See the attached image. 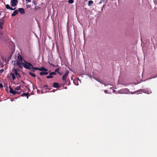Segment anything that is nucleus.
<instances>
[{
	"label": "nucleus",
	"mask_w": 157,
	"mask_h": 157,
	"mask_svg": "<svg viewBox=\"0 0 157 157\" xmlns=\"http://www.w3.org/2000/svg\"><path fill=\"white\" fill-rule=\"evenodd\" d=\"M22 65L24 68L28 69H31L33 65L30 63L25 61V63H21Z\"/></svg>",
	"instance_id": "obj_1"
},
{
	"label": "nucleus",
	"mask_w": 157,
	"mask_h": 157,
	"mask_svg": "<svg viewBox=\"0 0 157 157\" xmlns=\"http://www.w3.org/2000/svg\"><path fill=\"white\" fill-rule=\"evenodd\" d=\"M12 71L14 75H15L17 76L16 77L18 79L19 78H21V76L17 72V71L16 69L13 68L12 70Z\"/></svg>",
	"instance_id": "obj_2"
},
{
	"label": "nucleus",
	"mask_w": 157,
	"mask_h": 157,
	"mask_svg": "<svg viewBox=\"0 0 157 157\" xmlns=\"http://www.w3.org/2000/svg\"><path fill=\"white\" fill-rule=\"evenodd\" d=\"M11 6L13 7L16 6L18 4L17 0H11L10 1Z\"/></svg>",
	"instance_id": "obj_3"
},
{
	"label": "nucleus",
	"mask_w": 157,
	"mask_h": 157,
	"mask_svg": "<svg viewBox=\"0 0 157 157\" xmlns=\"http://www.w3.org/2000/svg\"><path fill=\"white\" fill-rule=\"evenodd\" d=\"M10 89V93L13 94L14 95L16 94H20V93L15 90H14L10 86H9Z\"/></svg>",
	"instance_id": "obj_4"
},
{
	"label": "nucleus",
	"mask_w": 157,
	"mask_h": 157,
	"mask_svg": "<svg viewBox=\"0 0 157 157\" xmlns=\"http://www.w3.org/2000/svg\"><path fill=\"white\" fill-rule=\"evenodd\" d=\"M68 73L69 72L68 71L65 72V73L62 77V79L63 80L65 81L66 80V78L68 75Z\"/></svg>",
	"instance_id": "obj_5"
},
{
	"label": "nucleus",
	"mask_w": 157,
	"mask_h": 157,
	"mask_svg": "<svg viewBox=\"0 0 157 157\" xmlns=\"http://www.w3.org/2000/svg\"><path fill=\"white\" fill-rule=\"evenodd\" d=\"M18 11L21 14H23L25 13V11L22 8H19L18 10Z\"/></svg>",
	"instance_id": "obj_6"
},
{
	"label": "nucleus",
	"mask_w": 157,
	"mask_h": 157,
	"mask_svg": "<svg viewBox=\"0 0 157 157\" xmlns=\"http://www.w3.org/2000/svg\"><path fill=\"white\" fill-rule=\"evenodd\" d=\"M0 29H3V25L4 23V20H0Z\"/></svg>",
	"instance_id": "obj_7"
},
{
	"label": "nucleus",
	"mask_w": 157,
	"mask_h": 157,
	"mask_svg": "<svg viewBox=\"0 0 157 157\" xmlns=\"http://www.w3.org/2000/svg\"><path fill=\"white\" fill-rule=\"evenodd\" d=\"M39 71H48V69L45 68L44 67H41L40 68H39Z\"/></svg>",
	"instance_id": "obj_8"
},
{
	"label": "nucleus",
	"mask_w": 157,
	"mask_h": 157,
	"mask_svg": "<svg viewBox=\"0 0 157 157\" xmlns=\"http://www.w3.org/2000/svg\"><path fill=\"white\" fill-rule=\"evenodd\" d=\"M40 74L41 75H47L48 74V72L47 71H43L40 72Z\"/></svg>",
	"instance_id": "obj_9"
},
{
	"label": "nucleus",
	"mask_w": 157,
	"mask_h": 157,
	"mask_svg": "<svg viewBox=\"0 0 157 157\" xmlns=\"http://www.w3.org/2000/svg\"><path fill=\"white\" fill-rule=\"evenodd\" d=\"M18 13V11L17 10L14 11L13 13L11 14V16H14Z\"/></svg>",
	"instance_id": "obj_10"
},
{
	"label": "nucleus",
	"mask_w": 157,
	"mask_h": 157,
	"mask_svg": "<svg viewBox=\"0 0 157 157\" xmlns=\"http://www.w3.org/2000/svg\"><path fill=\"white\" fill-rule=\"evenodd\" d=\"M53 86L54 87L58 88L59 87V85L58 83L54 82L53 83Z\"/></svg>",
	"instance_id": "obj_11"
},
{
	"label": "nucleus",
	"mask_w": 157,
	"mask_h": 157,
	"mask_svg": "<svg viewBox=\"0 0 157 157\" xmlns=\"http://www.w3.org/2000/svg\"><path fill=\"white\" fill-rule=\"evenodd\" d=\"M78 79L77 78H75L73 80V82L74 84L76 85H78Z\"/></svg>",
	"instance_id": "obj_12"
},
{
	"label": "nucleus",
	"mask_w": 157,
	"mask_h": 157,
	"mask_svg": "<svg viewBox=\"0 0 157 157\" xmlns=\"http://www.w3.org/2000/svg\"><path fill=\"white\" fill-rule=\"evenodd\" d=\"M145 93H147V94H151L152 92L151 90H145V91L144 92Z\"/></svg>",
	"instance_id": "obj_13"
},
{
	"label": "nucleus",
	"mask_w": 157,
	"mask_h": 157,
	"mask_svg": "<svg viewBox=\"0 0 157 157\" xmlns=\"http://www.w3.org/2000/svg\"><path fill=\"white\" fill-rule=\"evenodd\" d=\"M10 75L12 77V79L13 80H14L16 78V77L13 73H11L10 74Z\"/></svg>",
	"instance_id": "obj_14"
},
{
	"label": "nucleus",
	"mask_w": 157,
	"mask_h": 157,
	"mask_svg": "<svg viewBox=\"0 0 157 157\" xmlns=\"http://www.w3.org/2000/svg\"><path fill=\"white\" fill-rule=\"evenodd\" d=\"M21 62V61H19L18 60H17V62H16L17 65L19 67H21V63H20Z\"/></svg>",
	"instance_id": "obj_15"
},
{
	"label": "nucleus",
	"mask_w": 157,
	"mask_h": 157,
	"mask_svg": "<svg viewBox=\"0 0 157 157\" xmlns=\"http://www.w3.org/2000/svg\"><path fill=\"white\" fill-rule=\"evenodd\" d=\"M17 59L18 61H21L22 60V56L21 55H19L17 56Z\"/></svg>",
	"instance_id": "obj_16"
},
{
	"label": "nucleus",
	"mask_w": 157,
	"mask_h": 157,
	"mask_svg": "<svg viewBox=\"0 0 157 157\" xmlns=\"http://www.w3.org/2000/svg\"><path fill=\"white\" fill-rule=\"evenodd\" d=\"M31 69H32L33 71L38 70H39V68L37 67H33V66L31 67Z\"/></svg>",
	"instance_id": "obj_17"
},
{
	"label": "nucleus",
	"mask_w": 157,
	"mask_h": 157,
	"mask_svg": "<svg viewBox=\"0 0 157 157\" xmlns=\"http://www.w3.org/2000/svg\"><path fill=\"white\" fill-rule=\"evenodd\" d=\"M29 74L32 76L33 77H35L36 76V75L35 74L32 73V72H29Z\"/></svg>",
	"instance_id": "obj_18"
},
{
	"label": "nucleus",
	"mask_w": 157,
	"mask_h": 157,
	"mask_svg": "<svg viewBox=\"0 0 157 157\" xmlns=\"http://www.w3.org/2000/svg\"><path fill=\"white\" fill-rule=\"evenodd\" d=\"M21 96L23 97L26 96H27V98H28V94L27 93H23L21 95Z\"/></svg>",
	"instance_id": "obj_19"
},
{
	"label": "nucleus",
	"mask_w": 157,
	"mask_h": 157,
	"mask_svg": "<svg viewBox=\"0 0 157 157\" xmlns=\"http://www.w3.org/2000/svg\"><path fill=\"white\" fill-rule=\"evenodd\" d=\"M20 88H21L20 86H17L16 88H15V90H20Z\"/></svg>",
	"instance_id": "obj_20"
},
{
	"label": "nucleus",
	"mask_w": 157,
	"mask_h": 157,
	"mask_svg": "<svg viewBox=\"0 0 157 157\" xmlns=\"http://www.w3.org/2000/svg\"><path fill=\"white\" fill-rule=\"evenodd\" d=\"M53 77V76L52 75H49L47 76L46 77V78H52Z\"/></svg>",
	"instance_id": "obj_21"
},
{
	"label": "nucleus",
	"mask_w": 157,
	"mask_h": 157,
	"mask_svg": "<svg viewBox=\"0 0 157 157\" xmlns=\"http://www.w3.org/2000/svg\"><path fill=\"white\" fill-rule=\"evenodd\" d=\"M59 68H56V70H55V71L57 72L58 74H59Z\"/></svg>",
	"instance_id": "obj_22"
},
{
	"label": "nucleus",
	"mask_w": 157,
	"mask_h": 157,
	"mask_svg": "<svg viewBox=\"0 0 157 157\" xmlns=\"http://www.w3.org/2000/svg\"><path fill=\"white\" fill-rule=\"evenodd\" d=\"M56 73L54 72H51L49 73V75H56Z\"/></svg>",
	"instance_id": "obj_23"
},
{
	"label": "nucleus",
	"mask_w": 157,
	"mask_h": 157,
	"mask_svg": "<svg viewBox=\"0 0 157 157\" xmlns=\"http://www.w3.org/2000/svg\"><path fill=\"white\" fill-rule=\"evenodd\" d=\"M6 8L7 9H9L10 7V6L8 4H7L6 6Z\"/></svg>",
	"instance_id": "obj_24"
},
{
	"label": "nucleus",
	"mask_w": 157,
	"mask_h": 157,
	"mask_svg": "<svg viewBox=\"0 0 157 157\" xmlns=\"http://www.w3.org/2000/svg\"><path fill=\"white\" fill-rule=\"evenodd\" d=\"M93 2L92 1H89L88 2V5H90L93 4Z\"/></svg>",
	"instance_id": "obj_25"
},
{
	"label": "nucleus",
	"mask_w": 157,
	"mask_h": 157,
	"mask_svg": "<svg viewBox=\"0 0 157 157\" xmlns=\"http://www.w3.org/2000/svg\"><path fill=\"white\" fill-rule=\"evenodd\" d=\"M73 2H74V1L73 0H69V1H68V2L69 3H70L71 4L73 3Z\"/></svg>",
	"instance_id": "obj_26"
},
{
	"label": "nucleus",
	"mask_w": 157,
	"mask_h": 157,
	"mask_svg": "<svg viewBox=\"0 0 157 157\" xmlns=\"http://www.w3.org/2000/svg\"><path fill=\"white\" fill-rule=\"evenodd\" d=\"M27 8L28 9L29 8H30L31 7V5H26Z\"/></svg>",
	"instance_id": "obj_27"
},
{
	"label": "nucleus",
	"mask_w": 157,
	"mask_h": 157,
	"mask_svg": "<svg viewBox=\"0 0 157 157\" xmlns=\"http://www.w3.org/2000/svg\"><path fill=\"white\" fill-rule=\"evenodd\" d=\"M3 34L2 32H0V39H1L2 38V36Z\"/></svg>",
	"instance_id": "obj_28"
},
{
	"label": "nucleus",
	"mask_w": 157,
	"mask_h": 157,
	"mask_svg": "<svg viewBox=\"0 0 157 157\" xmlns=\"http://www.w3.org/2000/svg\"><path fill=\"white\" fill-rule=\"evenodd\" d=\"M15 9V8H13L12 7H10L9 9L11 10H14Z\"/></svg>",
	"instance_id": "obj_29"
},
{
	"label": "nucleus",
	"mask_w": 157,
	"mask_h": 157,
	"mask_svg": "<svg viewBox=\"0 0 157 157\" xmlns=\"http://www.w3.org/2000/svg\"><path fill=\"white\" fill-rule=\"evenodd\" d=\"M25 1L27 3H28V2H31V0H25Z\"/></svg>",
	"instance_id": "obj_30"
},
{
	"label": "nucleus",
	"mask_w": 157,
	"mask_h": 157,
	"mask_svg": "<svg viewBox=\"0 0 157 157\" xmlns=\"http://www.w3.org/2000/svg\"><path fill=\"white\" fill-rule=\"evenodd\" d=\"M33 3L34 4V5L35 6H36L37 5V3L35 2V1H34L33 2Z\"/></svg>",
	"instance_id": "obj_31"
},
{
	"label": "nucleus",
	"mask_w": 157,
	"mask_h": 157,
	"mask_svg": "<svg viewBox=\"0 0 157 157\" xmlns=\"http://www.w3.org/2000/svg\"><path fill=\"white\" fill-rule=\"evenodd\" d=\"M3 87L2 83H0V88H2Z\"/></svg>",
	"instance_id": "obj_32"
},
{
	"label": "nucleus",
	"mask_w": 157,
	"mask_h": 157,
	"mask_svg": "<svg viewBox=\"0 0 157 157\" xmlns=\"http://www.w3.org/2000/svg\"><path fill=\"white\" fill-rule=\"evenodd\" d=\"M39 7H37V6H36L35 7V10H37V9H39Z\"/></svg>",
	"instance_id": "obj_33"
},
{
	"label": "nucleus",
	"mask_w": 157,
	"mask_h": 157,
	"mask_svg": "<svg viewBox=\"0 0 157 157\" xmlns=\"http://www.w3.org/2000/svg\"><path fill=\"white\" fill-rule=\"evenodd\" d=\"M3 71H4V70L3 69L1 70H0V73H2L3 72Z\"/></svg>",
	"instance_id": "obj_34"
},
{
	"label": "nucleus",
	"mask_w": 157,
	"mask_h": 157,
	"mask_svg": "<svg viewBox=\"0 0 157 157\" xmlns=\"http://www.w3.org/2000/svg\"><path fill=\"white\" fill-rule=\"evenodd\" d=\"M105 92L106 94H107L108 93V91L107 90H105L104 91Z\"/></svg>",
	"instance_id": "obj_35"
},
{
	"label": "nucleus",
	"mask_w": 157,
	"mask_h": 157,
	"mask_svg": "<svg viewBox=\"0 0 157 157\" xmlns=\"http://www.w3.org/2000/svg\"><path fill=\"white\" fill-rule=\"evenodd\" d=\"M104 85L105 86H106L107 85L105 83H104Z\"/></svg>",
	"instance_id": "obj_36"
},
{
	"label": "nucleus",
	"mask_w": 157,
	"mask_h": 157,
	"mask_svg": "<svg viewBox=\"0 0 157 157\" xmlns=\"http://www.w3.org/2000/svg\"><path fill=\"white\" fill-rule=\"evenodd\" d=\"M48 86L47 85H45V87H47Z\"/></svg>",
	"instance_id": "obj_37"
},
{
	"label": "nucleus",
	"mask_w": 157,
	"mask_h": 157,
	"mask_svg": "<svg viewBox=\"0 0 157 157\" xmlns=\"http://www.w3.org/2000/svg\"><path fill=\"white\" fill-rule=\"evenodd\" d=\"M67 88V87H65V89H66Z\"/></svg>",
	"instance_id": "obj_38"
},
{
	"label": "nucleus",
	"mask_w": 157,
	"mask_h": 157,
	"mask_svg": "<svg viewBox=\"0 0 157 157\" xmlns=\"http://www.w3.org/2000/svg\"><path fill=\"white\" fill-rule=\"evenodd\" d=\"M51 64L52 65H53V64H52H52Z\"/></svg>",
	"instance_id": "obj_39"
},
{
	"label": "nucleus",
	"mask_w": 157,
	"mask_h": 157,
	"mask_svg": "<svg viewBox=\"0 0 157 157\" xmlns=\"http://www.w3.org/2000/svg\"><path fill=\"white\" fill-rule=\"evenodd\" d=\"M59 74H60V75L61 74V73L60 72H59Z\"/></svg>",
	"instance_id": "obj_40"
},
{
	"label": "nucleus",
	"mask_w": 157,
	"mask_h": 157,
	"mask_svg": "<svg viewBox=\"0 0 157 157\" xmlns=\"http://www.w3.org/2000/svg\"><path fill=\"white\" fill-rule=\"evenodd\" d=\"M157 76H156L155 77V78H156V77Z\"/></svg>",
	"instance_id": "obj_41"
},
{
	"label": "nucleus",
	"mask_w": 157,
	"mask_h": 157,
	"mask_svg": "<svg viewBox=\"0 0 157 157\" xmlns=\"http://www.w3.org/2000/svg\"><path fill=\"white\" fill-rule=\"evenodd\" d=\"M1 15V14L0 13V15Z\"/></svg>",
	"instance_id": "obj_42"
}]
</instances>
